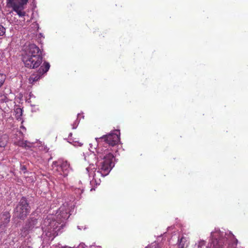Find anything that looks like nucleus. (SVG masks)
<instances>
[{
	"instance_id": "nucleus-24",
	"label": "nucleus",
	"mask_w": 248,
	"mask_h": 248,
	"mask_svg": "<svg viewBox=\"0 0 248 248\" xmlns=\"http://www.w3.org/2000/svg\"><path fill=\"white\" fill-rule=\"evenodd\" d=\"M72 142H75V143H76V142L78 143V141H77V140H72Z\"/></svg>"
},
{
	"instance_id": "nucleus-17",
	"label": "nucleus",
	"mask_w": 248,
	"mask_h": 248,
	"mask_svg": "<svg viewBox=\"0 0 248 248\" xmlns=\"http://www.w3.org/2000/svg\"><path fill=\"white\" fill-rule=\"evenodd\" d=\"M16 117L17 118H19L20 117H21L22 115V110L20 108H17L16 109Z\"/></svg>"
},
{
	"instance_id": "nucleus-9",
	"label": "nucleus",
	"mask_w": 248,
	"mask_h": 248,
	"mask_svg": "<svg viewBox=\"0 0 248 248\" xmlns=\"http://www.w3.org/2000/svg\"><path fill=\"white\" fill-rule=\"evenodd\" d=\"M60 168L62 170L63 174H62L63 175L64 177H66L68 175V169L70 167L69 164L68 163L67 161H62L60 164Z\"/></svg>"
},
{
	"instance_id": "nucleus-21",
	"label": "nucleus",
	"mask_w": 248,
	"mask_h": 248,
	"mask_svg": "<svg viewBox=\"0 0 248 248\" xmlns=\"http://www.w3.org/2000/svg\"><path fill=\"white\" fill-rule=\"evenodd\" d=\"M206 242L204 240H201L199 242L198 244V247H202V246H204L205 245Z\"/></svg>"
},
{
	"instance_id": "nucleus-10",
	"label": "nucleus",
	"mask_w": 248,
	"mask_h": 248,
	"mask_svg": "<svg viewBox=\"0 0 248 248\" xmlns=\"http://www.w3.org/2000/svg\"><path fill=\"white\" fill-rule=\"evenodd\" d=\"M9 141V137L6 134H3L0 137V148H5Z\"/></svg>"
},
{
	"instance_id": "nucleus-13",
	"label": "nucleus",
	"mask_w": 248,
	"mask_h": 248,
	"mask_svg": "<svg viewBox=\"0 0 248 248\" xmlns=\"http://www.w3.org/2000/svg\"><path fill=\"white\" fill-rule=\"evenodd\" d=\"M37 223V219L35 218H31L25 225L27 227L28 226V228L31 230L35 226Z\"/></svg>"
},
{
	"instance_id": "nucleus-4",
	"label": "nucleus",
	"mask_w": 248,
	"mask_h": 248,
	"mask_svg": "<svg viewBox=\"0 0 248 248\" xmlns=\"http://www.w3.org/2000/svg\"><path fill=\"white\" fill-rule=\"evenodd\" d=\"M29 0H6V6L11 8L19 17H24L26 13L24 11Z\"/></svg>"
},
{
	"instance_id": "nucleus-3",
	"label": "nucleus",
	"mask_w": 248,
	"mask_h": 248,
	"mask_svg": "<svg viewBox=\"0 0 248 248\" xmlns=\"http://www.w3.org/2000/svg\"><path fill=\"white\" fill-rule=\"evenodd\" d=\"M30 211L31 207L27 199L23 197L14 209V216L19 219H24Z\"/></svg>"
},
{
	"instance_id": "nucleus-12",
	"label": "nucleus",
	"mask_w": 248,
	"mask_h": 248,
	"mask_svg": "<svg viewBox=\"0 0 248 248\" xmlns=\"http://www.w3.org/2000/svg\"><path fill=\"white\" fill-rule=\"evenodd\" d=\"M70 215L68 214V212L67 211H63V209L61 208L60 209V214L57 216L58 219L62 218L64 220L68 218Z\"/></svg>"
},
{
	"instance_id": "nucleus-7",
	"label": "nucleus",
	"mask_w": 248,
	"mask_h": 248,
	"mask_svg": "<svg viewBox=\"0 0 248 248\" xmlns=\"http://www.w3.org/2000/svg\"><path fill=\"white\" fill-rule=\"evenodd\" d=\"M49 227L48 228V230L51 232H53V235L54 236L57 235L58 234L57 231H59L63 227V224L59 226V225L60 223H59L58 221L52 220L49 222Z\"/></svg>"
},
{
	"instance_id": "nucleus-1",
	"label": "nucleus",
	"mask_w": 248,
	"mask_h": 248,
	"mask_svg": "<svg viewBox=\"0 0 248 248\" xmlns=\"http://www.w3.org/2000/svg\"><path fill=\"white\" fill-rule=\"evenodd\" d=\"M120 132L119 130H116L115 133H111L108 135H104L100 138H96L98 143L96 149L97 158L98 166V170L97 173L102 176H105L108 174L113 167V159L114 156L110 152L107 146H100L102 143L108 146H114L120 141Z\"/></svg>"
},
{
	"instance_id": "nucleus-11",
	"label": "nucleus",
	"mask_w": 248,
	"mask_h": 248,
	"mask_svg": "<svg viewBox=\"0 0 248 248\" xmlns=\"http://www.w3.org/2000/svg\"><path fill=\"white\" fill-rule=\"evenodd\" d=\"M188 240L187 238L182 237L180 239L178 240V247L179 248H185L188 246Z\"/></svg>"
},
{
	"instance_id": "nucleus-18",
	"label": "nucleus",
	"mask_w": 248,
	"mask_h": 248,
	"mask_svg": "<svg viewBox=\"0 0 248 248\" xmlns=\"http://www.w3.org/2000/svg\"><path fill=\"white\" fill-rule=\"evenodd\" d=\"M5 78H6V76L5 75L2 74H0V87L4 83Z\"/></svg>"
},
{
	"instance_id": "nucleus-19",
	"label": "nucleus",
	"mask_w": 248,
	"mask_h": 248,
	"mask_svg": "<svg viewBox=\"0 0 248 248\" xmlns=\"http://www.w3.org/2000/svg\"><path fill=\"white\" fill-rule=\"evenodd\" d=\"M59 164H58V162L57 161H54L52 163V169L54 170H56V171L58 170V166Z\"/></svg>"
},
{
	"instance_id": "nucleus-22",
	"label": "nucleus",
	"mask_w": 248,
	"mask_h": 248,
	"mask_svg": "<svg viewBox=\"0 0 248 248\" xmlns=\"http://www.w3.org/2000/svg\"><path fill=\"white\" fill-rule=\"evenodd\" d=\"M20 170L23 171L25 173L26 172L27 168L26 166L25 165H21L20 166Z\"/></svg>"
},
{
	"instance_id": "nucleus-14",
	"label": "nucleus",
	"mask_w": 248,
	"mask_h": 248,
	"mask_svg": "<svg viewBox=\"0 0 248 248\" xmlns=\"http://www.w3.org/2000/svg\"><path fill=\"white\" fill-rule=\"evenodd\" d=\"M31 230L25 225L21 230L20 235L21 237H25L29 233Z\"/></svg>"
},
{
	"instance_id": "nucleus-2",
	"label": "nucleus",
	"mask_w": 248,
	"mask_h": 248,
	"mask_svg": "<svg viewBox=\"0 0 248 248\" xmlns=\"http://www.w3.org/2000/svg\"><path fill=\"white\" fill-rule=\"evenodd\" d=\"M22 61L27 68L35 69L43 62L42 51L36 45L32 44L27 46L22 54Z\"/></svg>"
},
{
	"instance_id": "nucleus-8",
	"label": "nucleus",
	"mask_w": 248,
	"mask_h": 248,
	"mask_svg": "<svg viewBox=\"0 0 248 248\" xmlns=\"http://www.w3.org/2000/svg\"><path fill=\"white\" fill-rule=\"evenodd\" d=\"M10 214L8 212H4L0 215V221L2 225L5 226V225L7 224L10 221Z\"/></svg>"
},
{
	"instance_id": "nucleus-15",
	"label": "nucleus",
	"mask_w": 248,
	"mask_h": 248,
	"mask_svg": "<svg viewBox=\"0 0 248 248\" xmlns=\"http://www.w3.org/2000/svg\"><path fill=\"white\" fill-rule=\"evenodd\" d=\"M27 140H19L16 142V145L23 148H30L31 146L28 144Z\"/></svg>"
},
{
	"instance_id": "nucleus-6",
	"label": "nucleus",
	"mask_w": 248,
	"mask_h": 248,
	"mask_svg": "<svg viewBox=\"0 0 248 248\" xmlns=\"http://www.w3.org/2000/svg\"><path fill=\"white\" fill-rule=\"evenodd\" d=\"M50 64L47 62H44L43 64L40 66L38 71L34 74H32L30 77L29 80L31 84H33L34 82L38 81L41 77L46 74L49 69Z\"/></svg>"
},
{
	"instance_id": "nucleus-5",
	"label": "nucleus",
	"mask_w": 248,
	"mask_h": 248,
	"mask_svg": "<svg viewBox=\"0 0 248 248\" xmlns=\"http://www.w3.org/2000/svg\"><path fill=\"white\" fill-rule=\"evenodd\" d=\"M226 239L221 236L220 232H212L208 248H223Z\"/></svg>"
},
{
	"instance_id": "nucleus-26",
	"label": "nucleus",
	"mask_w": 248,
	"mask_h": 248,
	"mask_svg": "<svg viewBox=\"0 0 248 248\" xmlns=\"http://www.w3.org/2000/svg\"><path fill=\"white\" fill-rule=\"evenodd\" d=\"M69 137H71L72 136V134L70 133L69 135Z\"/></svg>"
},
{
	"instance_id": "nucleus-23",
	"label": "nucleus",
	"mask_w": 248,
	"mask_h": 248,
	"mask_svg": "<svg viewBox=\"0 0 248 248\" xmlns=\"http://www.w3.org/2000/svg\"><path fill=\"white\" fill-rule=\"evenodd\" d=\"M92 176H93V179H94V180H96V173H94L92 175Z\"/></svg>"
},
{
	"instance_id": "nucleus-25",
	"label": "nucleus",
	"mask_w": 248,
	"mask_h": 248,
	"mask_svg": "<svg viewBox=\"0 0 248 248\" xmlns=\"http://www.w3.org/2000/svg\"><path fill=\"white\" fill-rule=\"evenodd\" d=\"M155 248H160L159 247V246L157 245V246H156L155 247Z\"/></svg>"
},
{
	"instance_id": "nucleus-20",
	"label": "nucleus",
	"mask_w": 248,
	"mask_h": 248,
	"mask_svg": "<svg viewBox=\"0 0 248 248\" xmlns=\"http://www.w3.org/2000/svg\"><path fill=\"white\" fill-rule=\"evenodd\" d=\"M5 33V29L2 25H0V36H3Z\"/></svg>"
},
{
	"instance_id": "nucleus-16",
	"label": "nucleus",
	"mask_w": 248,
	"mask_h": 248,
	"mask_svg": "<svg viewBox=\"0 0 248 248\" xmlns=\"http://www.w3.org/2000/svg\"><path fill=\"white\" fill-rule=\"evenodd\" d=\"M8 100L7 95L4 93L0 92V102L3 103L6 102Z\"/></svg>"
},
{
	"instance_id": "nucleus-27",
	"label": "nucleus",
	"mask_w": 248,
	"mask_h": 248,
	"mask_svg": "<svg viewBox=\"0 0 248 248\" xmlns=\"http://www.w3.org/2000/svg\"><path fill=\"white\" fill-rule=\"evenodd\" d=\"M237 240L236 239L235 240V244L236 245Z\"/></svg>"
},
{
	"instance_id": "nucleus-28",
	"label": "nucleus",
	"mask_w": 248,
	"mask_h": 248,
	"mask_svg": "<svg viewBox=\"0 0 248 248\" xmlns=\"http://www.w3.org/2000/svg\"><path fill=\"white\" fill-rule=\"evenodd\" d=\"M92 175L91 172L90 173V175L91 176Z\"/></svg>"
}]
</instances>
